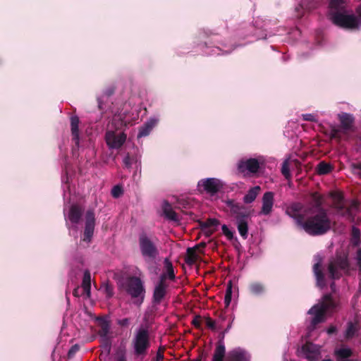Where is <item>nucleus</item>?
Returning <instances> with one entry per match:
<instances>
[{
  "instance_id": "nucleus-1",
  "label": "nucleus",
  "mask_w": 361,
  "mask_h": 361,
  "mask_svg": "<svg viewBox=\"0 0 361 361\" xmlns=\"http://www.w3.org/2000/svg\"><path fill=\"white\" fill-rule=\"evenodd\" d=\"M286 214L292 218L298 227L312 236L326 234L331 228V220L327 209L314 211L304 208L301 202H293L287 207Z\"/></svg>"
},
{
  "instance_id": "nucleus-2",
  "label": "nucleus",
  "mask_w": 361,
  "mask_h": 361,
  "mask_svg": "<svg viewBox=\"0 0 361 361\" xmlns=\"http://www.w3.org/2000/svg\"><path fill=\"white\" fill-rule=\"evenodd\" d=\"M338 307L339 301L335 299L331 294L324 295L321 300L308 310L307 313L313 315L311 327L314 329L317 325L325 322L326 316L336 312Z\"/></svg>"
},
{
  "instance_id": "nucleus-3",
  "label": "nucleus",
  "mask_w": 361,
  "mask_h": 361,
  "mask_svg": "<svg viewBox=\"0 0 361 361\" xmlns=\"http://www.w3.org/2000/svg\"><path fill=\"white\" fill-rule=\"evenodd\" d=\"M235 221L238 231L242 238L246 239L248 234V221L251 219L252 209L234 199L224 201Z\"/></svg>"
},
{
  "instance_id": "nucleus-4",
  "label": "nucleus",
  "mask_w": 361,
  "mask_h": 361,
  "mask_svg": "<svg viewBox=\"0 0 361 361\" xmlns=\"http://www.w3.org/2000/svg\"><path fill=\"white\" fill-rule=\"evenodd\" d=\"M159 240L156 237L142 232L138 236V246L140 254L147 264H152L159 255Z\"/></svg>"
},
{
  "instance_id": "nucleus-5",
  "label": "nucleus",
  "mask_w": 361,
  "mask_h": 361,
  "mask_svg": "<svg viewBox=\"0 0 361 361\" xmlns=\"http://www.w3.org/2000/svg\"><path fill=\"white\" fill-rule=\"evenodd\" d=\"M225 355V345L220 341L216 346L212 361H224ZM250 353L241 348H236L230 350L226 357V361H250Z\"/></svg>"
},
{
  "instance_id": "nucleus-6",
  "label": "nucleus",
  "mask_w": 361,
  "mask_h": 361,
  "mask_svg": "<svg viewBox=\"0 0 361 361\" xmlns=\"http://www.w3.org/2000/svg\"><path fill=\"white\" fill-rule=\"evenodd\" d=\"M126 293L133 300V303L140 306L144 302L145 288L142 281L137 276H130L123 284Z\"/></svg>"
},
{
  "instance_id": "nucleus-7",
  "label": "nucleus",
  "mask_w": 361,
  "mask_h": 361,
  "mask_svg": "<svg viewBox=\"0 0 361 361\" xmlns=\"http://www.w3.org/2000/svg\"><path fill=\"white\" fill-rule=\"evenodd\" d=\"M264 165V161L262 157L243 158L237 164V170L244 176H254L260 172Z\"/></svg>"
},
{
  "instance_id": "nucleus-8",
  "label": "nucleus",
  "mask_w": 361,
  "mask_h": 361,
  "mask_svg": "<svg viewBox=\"0 0 361 361\" xmlns=\"http://www.w3.org/2000/svg\"><path fill=\"white\" fill-rule=\"evenodd\" d=\"M134 353L136 356H145L150 347L149 332L144 327H140L133 341Z\"/></svg>"
},
{
  "instance_id": "nucleus-9",
  "label": "nucleus",
  "mask_w": 361,
  "mask_h": 361,
  "mask_svg": "<svg viewBox=\"0 0 361 361\" xmlns=\"http://www.w3.org/2000/svg\"><path fill=\"white\" fill-rule=\"evenodd\" d=\"M349 262L345 255L336 254V257L329 261L328 266L329 277L331 279H338L341 276V271H348Z\"/></svg>"
},
{
  "instance_id": "nucleus-10",
  "label": "nucleus",
  "mask_w": 361,
  "mask_h": 361,
  "mask_svg": "<svg viewBox=\"0 0 361 361\" xmlns=\"http://www.w3.org/2000/svg\"><path fill=\"white\" fill-rule=\"evenodd\" d=\"M333 23L343 28L357 29L359 22L354 15H346L340 12H335L331 17Z\"/></svg>"
},
{
  "instance_id": "nucleus-11",
  "label": "nucleus",
  "mask_w": 361,
  "mask_h": 361,
  "mask_svg": "<svg viewBox=\"0 0 361 361\" xmlns=\"http://www.w3.org/2000/svg\"><path fill=\"white\" fill-rule=\"evenodd\" d=\"M97 321L100 328L98 334L102 339V346L109 353L111 344L108 335L110 332L111 322L104 317H97Z\"/></svg>"
},
{
  "instance_id": "nucleus-12",
  "label": "nucleus",
  "mask_w": 361,
  "mask_h": 361,
  "mask_svg": "<svg viewBox=\"0 0 361 361\" xmlns=\"http://www.w3.org/2000/svg\"><path fill=\"white\" fill-rule=\"evenodd\" d=\"M169 284L166 282V276L161 274L158 282L154 286L152 301L154 304H160L167 293Z\"/></svg>"
},
{
  "instance_id": "nucleus-13",
  "label": "nucleus",
  "mask_w": 361,
  "mask_h": 361,
  "mask_svg": "<svg viewBox=\"0 0 361 361\" xmlns=\"http://www.w3.org/2000/svg\"><path fill=\"white\" fill-rule=\"evenodd\" d=\"M198 186L202 187L203 190L210 195H214L223 188L224 184L219 179L207 178L202 179L198 183Z\"/></svg>"
},
{
  "instance_id": "nucleus-14",
  "label": "nucleus",
  "mask_w": 361,
  "mask_h": 361,
  "mask_svg": "<svg viewBox=\"0 0 361 361\" xmlns=\"http://www.w3.org/2000/svg\"><path fill=\"white\" fill-rule=\"evenodd\" d=\"M95 226L94 212L92 209H88L85 215V230L83 240L90 242L92 238Z\"/></svg>"
},
{
  "instance_id": "nucleus-15",
  "label": "nucleus",
  "mask_w": 361,
  "mask_h": 361,
  "mask_svg": "<svg viewBox=\"0 0 361 361\" xmlns=\"http://www.w3.org/2000/svg\"><path fill=\"white\" fill-rule=\"evenodd\" d=\"M126 135L123 133H116L109 131L106 133V142L109 148L118 149L126 142Z\"/></svg>"
},
{
  "instance_id": "nucleus-16",
  "label": "nucleus",
  "mask_w": 361,
  "mask_h": 361,
  "mask_svg": "<svg viewBox=\"0 0 361 361\" xmlns=\"http://www.w3.org/2000/svg\"><path fill=\"white\" fill-rule=\"evenodd\" d=\"M274 202V192L271 191L264 192L262 199V205L259 214L265 216L269 215L272 212Z\"/></svg>"
},
{
  "instance_id": "nucleus-17",
  "label": "nucleus",
  "mask_w": 361,
  "mask_h": 361,
  "mask_svg": "<svg viewBox=\"0 0 361 361\" xmlns=\"http://www.w3.org/2000/svg\"><path fill=\"white\" fill-rule=\"evenodd\" d=\"M311 200L307 205L304 204V208H313L314 211H319V209H326L323 207L324 197L317 192H314L310 194Z\"/></svg>"
},
{
  "instance_id": "nucleus-18",
  "label": "nucleus",
  "mask_w": 361,
  "mask_h": 361,
  "mask_svg": "<svg viewBox=\"0 0 361 361\" xmlns=\"http://www.w3.org/2000/svg\"><path fill=\"white\" fill-rule=\"evenodd\" d=\"M79 123L80 120L77 116H73L71 118V130L72 135L73 142L75 143V147L78 148L80 143L79 135Z\"/></svg>"
},
{
  "instance_id": "nucleus-19",
  "label": "nucleus",
  "mask_w": 361,
  "mask_h": 361,
  "mask_svg": "<svg viewBox=\"0 0 361 361\" xmlns=\"http://www.w3.org/2000/svg\"><path fill=\"white\" fill-rule=\"evenodd\" d=\"M83 209L78 204H73L71 206L68 212V219L74 224H78L83 214Z\"/></svg>"
},
{
  "instance_id": "nucleus-20",
  "label": "nucleus",
  "mask_w": 361,
  "mask_h": 361,
  "mask_svg": "<svg viewBox=\"0 0 361 361\" xmlns=\"http://www.w3.org/2000/svg\"><path fill=\"white\" fill-rule=\"evenodd\" d=\"M158 120L150 118L139 128L137 138L146 137L149 135L152 129L157 126Z\"/></svg>"
},
{
  "instance_id": "nucleus-21",
  "label": "nucleus",
  "mask_w": 361,
  "mask_h": 361,
  "mask_svg": "<svg viewBox=\"0 0 361 361\" xmlns=\"http://www.w3.org/2000/svg\"><path fill=\"white\" fill-rule=\"evenodd\" d=\"M313 272L316 278L317 286L320 288H324L326 286V282L320 262H317L314 264Z\"/></svg>"
},
{
  "instance_id": "nucleus-22",
  "label": "nucleus",
  "mask_w": 361,
  "mask_h": 361,
  "mask_svg": "<svg viewBox=\"0 0 361 361\" xmlns=\"http://www.w3.org/2000/svg\"><path fill=\"white\" fill-rule=\"evenodd\" d=\"M163 214L166 219L175 222L179 221L177 213L173 210L172 206L167 201H164L162 205Z\"/></svg>"
},
{
  "instance_id": "nucleus-23",
  "label": "nucleus",
  "mask_w": 361,
  "mask_h": 361,
  "mask_svg": "<svg viewBox=\"0 0 361 361\" xmlns=\"http://www.w3.org/2000/svg\"><path fill=\"white\" fill-rule=\"evenodd\" d=\"M301 353L306 358L313 359L318 353V348L312 343L307 342L301 347Z\"/></svg>"
},
{
  "instance_id": "nucleus-24",
  "label": "nucleus",
  "mask_w": 361,
  "mask_h": 361,
  "mask_svg": "<svg viewBox=\"0 0 361 361\" xmlns=\"http://www.w3.org/2000/svg\"><path fill=\"white\" fill-rule=\"evenodd\" d=\"M198 251L193 247H188L186 251L185 262L188 265H192L200 259V255Z\"/></svg>"
},
{
  "instance_id": "nucleus-25",
  "label": "nucleus",
  "mask_w": 361,
  "mask_h": 361,
  "mask_svg": "<svg viewBox=\"0 0 361 361\" xmlns=\"http://www.w3.org/2000/svg\"><path fill=\"white\" fill-rule=\"evenodd\" d=\"M338 116L342 128L345 130H350L354 122L353 116L347 113L339 114Z\"/></svg>"
},
{
  "instance_id": "nucleus-26",
  "label": "nucleus",
  "mask_w": 361,
  "mask_h": 361,
  "mask_svg": "<svg viewBox=\"0 0 361 361\" xmlns=\"http://www.w3.org/2000/svg\"><path fill=\"white\" fill-rule=\"evenodd\" d=\"M260 190L261 188L258 185L251 188L243 197V202L245 204L253 202L257 198Z\"/></svg>"
},
{
  "instance_id": "nucleus-27",
  "label": "nucleus",
  "mask_w": 361,
  "mask_h": 361,
  "mask_svg": "<svg viewBox=\"0 0 361 361\" xmlns=\"http://www.w3.org/2000/svg\"><path fill=\"white\" fill-rule=\"evenodd\" d=\"M81 286L83 289L84 293L89 297L90 295L91 289V274L88 269H86L84 271Z\"/></svg>"
},
{
  "instance_id": "nucleus-28",
  "label": "nucleus",
  "mask_w": 361,
  "mask_h": 361,
  "mask_svg": "<svg viewBox=\"0 0 361 361\" xmlns=\"http://www.w3.org/2000/svg\"><path fill=\"white\" fill-rule=\"evenodd\" d=\"M337 361H353L350 357L353 355V351L350 348H342L336 351Z\"/></svg>"
},
{
  "instance_id": "nucleus-29",
  "label": "nucleus",
  "mask_w": 361,
  "mask_h": 361,
  "mask_svg": "<svg viewBox=\"0 0 361 361\" xmlns=\"http://www.w3.org/2000/svg\"><path fill=\"white\" fill-rule=\"evenodd\" d=\"M164 264L165 271L163 272L161 274H164L165 276H166V279H169V280L173 281L176 278V275L174 273V269L171 262L168 258H165L164 261Z\"/></svg>"
},
{
  "instance_id": "nucleus-30",
  "label": "nucleus",
  "mask_w": 361,
  "mask_h": 361,
  "mask_svg": "<svg viewBox=\"0 0 361 361\" xmlns=\"http://www.w3.org/2000/svg\"><path fill=\"white\" fill-rule=\"evenodd\" d=\"M357 203L353 202L350 207H345L343 211L338 213L339 215L346 218L349 221L353 222L355 219V216L352 212L353 208L357 207Z\"/></svg>"
},
{
  "instance_id": "nucleus-31",
  "label": "nucleus",
  "mask_w": 361,
  "mask_h": 361,
  "mask_svg": "<svg viewBox=\"0 0 361 361\" xmlns=\"http://www.w3.org/2000/svg\"><path fill=\"white\" fill-rule=\"evenodd\" d=\"M250 292L255 295L262 294L265 290V287L263 283L259 282H252L249 286Z\"/></svg>"
},
{
  "instance_id": "nucleus-32",
  "label": "nucleus",
  "mask_w": 361,
  "mask_h": 361,
  "mask_svg": "<svg viewBox=\"0 0 361 361\" xmlns=\"http://www.w3.org/2000/svg\"><path fill=\"white\" fill-rule=\"evenodd\" d=\"M333 166L325 161H320L317 166V173L319 175H326L331 172Z\"/></svg>"
},
{
  "instance_id": "nucleus-33",
  "label": "nucleus",
  "mask_w": 361,
  "mask_h": 361,
  "mask_svg": "<svg viewBox=\"0 0 361 361\" xmlns=\"http://www.w3.org/2000/svg\"><path fill=\"white\" fill-rule=\"evenodd\" d=\"M198 224L200 228H216V227L219 224V221L216 219H208L206 221H198Z\"/></svg>"
},
{
  "instance_id": "nucleus-34",
  "label": "nucleus",
  "mask_w": 361,
  "mask_h": 361,
  "mask_svg": "<svg viewBox=\"0 0 361 361\" xmlns=\"http://www.w3.org/2000/svg\"><path fill=\"white\" fill-rule=\"evenodd\" d=\"M324 0H302L300 6L307 10H312L320 5Z\"/></svg>"
},
{
  "instance_id": "nucleus-35",
  "label": "nucleus",
  "mask_w": 361,
  "mask_h": 361,
  "mask_svg": "<svg viewBox=\"0 0 361 361\" xmlns=\"http://www.w3.org/2000/svg\"><path fill=\"white\" fill-rule=\"evenodd\" d=\"M357 331L358 328L356 324H354L352 322H348L345 334V338L347 339L353 338Z\"/></svg>"
},
{
  "instance_id": "nucleus-36",
  "label": "nucleus",
  "mask_w": 361,
  "mask_h": 361,
  "mask_svg": "<svg viewBox=\"0 0 361 361\" xmlns=\"http://www.w3.org/2000/svg\"><path fill=\"white\" fill-rule=\"evenodd\" d=\"M137 161V158L135 157H130L129 154H127L123 160L124 167L126 169H130L132 165Z\"/></svg>"
},
{
  "instance_id": "nucleus-37",
  "label": "nucleus",
  "mask_w": 361,
  "mask_h": 361,
  "mask_svg": "<svg viewBox=\"0 0 361 361\" xmlns=\"http://www.w3.org/2000/svg\"><path fill=\"white\" fill-rule=\"evenodd\" d=\"M344 3L343 0H331L329 3V6L331 8L338 11L343 8V4ZM338 12V11H336Z\"/></svg>"
},
{
  "instance_id": "nucleus-38",
  "label": "nucleus",
  "mask_w": 361,
  "mask_h": 361,
  "mask_svg": "<svg viewBox=\"0 0 361 361\" xmlns=\"http://www.w3.org/2000/svg\"><path fill=\"white\" fill-rule=\"evenodd\" d=\"M123 193V188L121 185H115L113 187L111 190V195L114 198H118L120 196H121Z\"/></svg>"
},
{
  "instance_id": "nucleus-39",
  "label": "nucleus",
  "mask_w": 361,
  "mask_h": 361,
  "mask_svg": "<svg viewBox=\"0 0 361 361\" xmlns=\"http://www.w3.org/2000/svg\"><path fill=\"white\" fill-rule=\"evenodd\" d=\"M281 173L284 176L286 179L290 178V173L288 161H283L281 167Z\"/></svg>"
},
{
  "instance_id": "nucleus-40",
  "label": "nucleus",
  "mask_w": 361,
  "mask_h": 361,
  "mask_svg": "<svg viewBox=\"0 0 361 361\" xmlns=\"http://www.w3.org/2000/svg\"><path fill=\"white\" fill-rule=\"evenodd\" d=\"M335 209L337 210L338 214L343 211L346 207L343 201V197L339 196L337 201L335 202Z\"/></svg>"
},
{
  "instance_id": "nucleus-41",
  "label": "nucleus",
  "mask_w": 361,
  "mask_h": 361,
  "mask_svg": "<svg viewBox=\"0 0 361 361\" xmlns=\"http://www.w3.org/2000/svg\"><path fill=\"white\" fill-rule=\"evenodd\" d=\"M223 233L226 236L228 240H232L233 238V233L228 228L226 224L221 226Z\"/></svg>"
},
{
  "instance_id": "nucleus-42",
  "label": "nucleus",
  "mask_w": 361,
  "mask_h": 361,
  "mask_svg": "<svg viewBox=\"0 0 361 361\" xmlns=\"http://www.w3.org/2000/svg\"><path fill=\"white\" fill-rule=\"evenodd\" d=\"M80 350V345L78 344L73 345L68 352V357L69 359L73 358L75 353Z\"/></svg>"
},
{
  "instance_id": "nucleus-43",
  "label": "nucleus",
  "mask_w": 361,
  "mask_h": 361,
  "mask_svg": "<svg viewBox=\"0 0 361 361\" xmlns=\"http://www.w3.org/2000/svg\"><path fill=\"white\" fill-rule=\"evenodd\" d=\"M116 86L114 85H110L106 87L104 94L105 96L109 97L114 94Z\"/></svg>"
},
{
  "instance_id": "nucleus-44",
  "label": "nucleus",
  "mask_w": 361,
  "mask_h": 361,
  "mask_svg": "<svg viewBox=\"0 0 361 361\" xmlns=\"http://www.w3.org/2000/svg\"><path fill=\"white\" fill-rule=\"evenodd\" d=\"M355 259L357 261L359 272L361 274V248L357 249Z\"/></svg>"
},
{
  "instance_id": "nucleus-45",
  "label": "nucleus",
  "mask_w": 361,
  "mask_h": 361,
  "mask_svg": "<svg viewBox=\"0 0 361 361\" xmlns=\"http://www.w3.org/2000/svg\"><path fill=\"white\" fill-rule=\"evenodd\" d=\"M191 323L196 329H200L201 328V317L200 315H196L194 317V319H192Z\"/></svg>"
},
{
  "instance_id": "nucleus-46",
  "label": "nucleus",
  "mask_w": 361,
  "mask_h": 361,
  "mask_svg": "<svg viewBox=\"0 0 361 361\" xmlns=\"http://www.w3.org/2000/svg\"><path fill=\"white\" fill-rule=\"evenodd\" d=\"M200 229H201L202 232L207 237H210L216 231V228H200Z\"/></svg>"
},
{
  "instance_id": "nucleus-47",
  "label": "nucleus",
  "mask_w": 361,
  "mask_h": 361,
  "mask_svg": "<svg viewBox=\"0 0 361 361\" xmlns=\"http://www.w3.org/2000/svg\"><path fill=\"white\" fill-rule=\"evenodd\" d=\"M164 348H163V347H160L158 349L157 355H156V361H163L164 357Z\"/></svg>"
},
{
  "instance_id": "nucleus-48",
  "label": "nucleus",
  "mask_w": 361,
  "mask_h": 361,
  "mask_svg": "<svg viewBox=\"0 0 361 361\" xmlns=\"http://www.w3.org/2000/svg\"><path fill=\"white\" fill-rule=\"evenodd\" d=\"M302 118H303L304 121H312V122H316L317 121L316 116L314 114H302Z\"/></svg>"
},
{
  "instance_id": "nucleus-49",
  "label": "nucleus",
  "mask_w": 361,
  "mask_h": 361,
  "mask_svg": "<svg viewBox=\"0 0 361 361\" xmlns=\"http://www.w3.org/2000/svg\"><path fill=\"white\" fill-rule=\"evenodd\" d=\"M205 322L208 328L211 329L212 330H215L216 323L214 320H212L210 317H207L205 319Z\"/></svg>"
},
{
  "instance_id": "nucleus-50",
  "label": "nucleus",
  "mask_w": 361,
  "mask_h": 361,
  "mask_svg": "<svg viewBox=\"0 0 361 361\" xmlns=\"http://www.w3.org/2000/svg\"><path fill=\"white\" fill-rule=\"evenodd\" d=\"M352 236L355 240H357V241L360 240V231L359 228L353 226L352 229Z\"/></svg>"
},
{
  "instance_id": "nucleus-51",
  "label": "nucleus",
  "mask_w": 361,
  "mask_h": 361,
  "mask_svg": "<svg viewBox=\"0 0 361 361\" xmlns=\"http://www.w3.org/2000/svg\"><path fill=\"white\" fill-rule=\"evenodd\" d=\"M206 247V243L201 242L199 244L194 246V247L198 251L200 254L204 255V249Z\"/></svg>"
},
{
  "instance_id": "nucleus-52",
  "label": "nucleus",
  "mask_w": 361,
  "mask_h": 361,
  "mask_svg": "<svg viewBox=\"0 0 361 361\" xmlns=\"http://www.w3.org/2000/svg\"><path fill=\"white\" fill-rule=\"evenodd\" d=\"M104 289H105V293L106 294V296L108 298H111L114 295L112 286L107 283V284H106Z\"/></svg>"
},
{
  "instance_id": "nucleus-53",
  "label": "nucleus",
  "mask_w": 361,
  "mask_h": 361,
  "mask_svg": "<svg viewBox=\"0 0 361 361\" xmlns=\"http://www.w3.org/2000/svg\"><path fill=\"white\" fill-rule=\"evenodd\" d=\"M130 323V319L128 318H124L123 319H119L117 322V324L121 326H128Z\"/></svg>"
},
{
  "instance_id": "nucleus-54",
  "label": "nucleus",
  "mask_w": 361,
  "mask_h": 361,
  "mask_svg": "<svg viewBox=\"0 0 361 361\" xmlns=\"http://www.w3.org/2000/svg\"><path fill=\"white\" fill-rule=\"evenodd\" d=\"M353 168L354 170L357 171V175L361 178V162L353 164Z\"/></svg>"
},
{
  "instance_id": "nucleus-55",
  "label": "nucleus",
  "mask_w": 361,
  "mask_h": 361,
  "mask_svg": "<svg viewBox=\"0 0 361 361\" xmlns=\"http://www.w3.org/2000/svg\"><path fill=\"white\" fill-rule=\"evenodd\" d=\"M340 131L336 128H333L331 131V138H339Z\"/></svg>"
},
{
  "instance_id": "nucleus-56",
  "label": "nucleus",
  "mask_w": 361,
  "mask_h": 361,
  "mask_svg": "<svg viewBox=\"0 0 361 361\" xmlns=\"http://www.w3.org/2000/svg\"><path fill=\"white\" fill-rule=\"evenodd\" d=\"M180 206L185 209L190 208V202L186 200H182L178 202Z\"/></svg>"
},
{
  "instance_id": "nucleus-57",
  "label": "nucleus",
  "mask_w": 361,
  "mask_h": 361,
  "mask_svg": "<svg viewBox=\"0 0 361 361\" xmlns=\"http://www.w3.org/2000/svg\"><path fill=\"white\" fill-rule=\"evenodd\" d=\"M232 296L225 295L224 296V304L226 307H228L231 303Z\"/></svg>"
},
{
  "instance_id": "nucleus-58",
  "label": "nucleus",
  "mask_w": 361,
  "mask_h": 361,
  "mask_svg": "<svg viewBox=\"0 0 361 361\" xmlns=\"http://www.w3.org/2000/svg\"><path fill=\"white\" fill-rule=\"evenodd\" d=\"M337 331V329L335 326H330L328 329H327V333L328 334H335L336 332Z\"/></svg>"
},
{
  "instance_id": "nucleus-59",
  "label": "nucleus",
  "mask_w": 361,
  "mask_h": 361,
  "mask_svg": "<svg viewBox=\"0 0 361 361\" xmlns=\"http://www.w3.org/2000/svg\"><path fill=\"white\" fill-rule=\"evenodd\" d=\"M225 295L232 296V286H231V282H229V284L228 285V286L226 288V294Z\"/></svg>"
},
{
  "instance_id": "nucleus-60",
  "label": "nucleus",
  "mask_w": 361,
  "mask_h": 361,
  "mask_svg": "<svg viewBox=\"0 0 361 361\" xmlns=\"http://www.w3.org/2000/svg\"><path fill=\"white\" fill-rule=\"evenodd\" d=\"M116 361H126V357L125 355L122 353L117 356Z\"/></svg>"
},
{
  "instance_id": "nucleus-61",
  "label": "nucleus",
  "mask_w": 361,
  "mask_h": 361,
  "mask_svg": "<svg viewBox=\"0 0 361 361\" xmlns=\"http://www.w3.org/2000/svg\"><path fill=\"white\" fill-rule=\"evenodd\" d=\"M79 287H77L75 288L73 291V294L75 297H79L80 295H79Z\"/></svg>"
},
{
  "instance_id": "nucleus-62",
  "label": "nucleus",
  "mask_w": 361,
  "mask_h": 361,
  "mask_svg": "<svg viewBox=\"0 0 361 361\" xmlns=\"http://www.w3.org/2000/svg\"><path fill=\"white\" fill-rule=\"evenodd\" d=\"M356 13L358 15V16L360 17V18L361 19V6H359L357 8H356Z\"/></svg>"
},
{
  "instance_id": "nucleus-63",
  "label": "nucleus",
  "mask_w": 361,
  "mask_h": 361,
  "mask_svg": "<svg viewBox=\"0 0 361 361\" xmlns=\"http://www.w3.org/2000/svg\"><path fill=\"white\" fill-rule=\"evenodd\" d=\"M202 357H203V353H201L199 354L198 357L196 359H195V360H196V361H202Z\"/></svg>"
},
{
  "instance_id": "nucleus-64",
  "label": "nucleus",
  "mask_w": 361,
  "mask_h": 361,
  "mask_svg": "<svg viewBox=\"0 0 361 361\" xmlns=\"http://www.w3.org/2000/svg\"><path fill=\"white\" fill-rule=\"evenodd\" d=\"M202 357H203V353H201L199 354L198 357L196 359H195V360H196V361H202Z\"/></svg>"
}]
</instances>
